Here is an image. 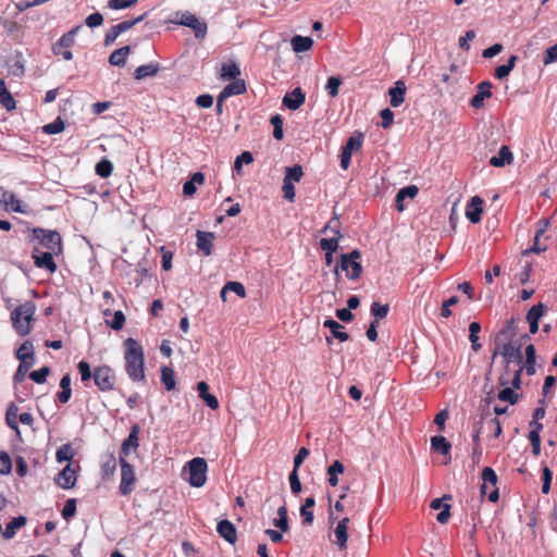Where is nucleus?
Listing matches in <instances>:
<instances>
[{"mask_svg": "<svg viewBox=\"0 0 557 557\" xmlns=\"http://www.w3.org/2000/svg\"><path fill=\"white\" fill-rule=\"evenodd\" d=\"M125 350V370L127 375L134 382L144 381L145 379V357L141 345L134 338L129 337L124 341Z\"/></svg>", "mask_w": 557, "mask_h": 557, "instance_id": "obj_1", "label": "nucleus"}, {"mask_svg": "<svg viewBox=\"0 0 557 557\" xmlns=\"http://www.w3.org/2000/svg\"><path fill=\"white\" fill-rule=\"evenodd\" d=\"M35 312L36 306L33 301H25L11 312L12 326L20 336L29 334Z\"/></svg>", "mask_w": 557, "mask_h": 557, "instance_id": "obj_2", "label": "nucleus"}, {"mask_svg": "<svg viewBox=\"0 0 557 557\" xmlns=\"http://www.w3.org/2000/svg\"><path fill=\"white\" fill-rule=\"evenodd\" d=\"M361 257V252L358 249H354L349 253L341 255L339 262L334 268L336 278H339V268L345 272L346 277L351 281H356L361 276L362 265L358 262Z\"/></svg>", "mask_w": 557, "mask_h": 557, "instance_id": "obj_3", "label": "nucleus"}, {"mask_svg": "<svg viewBox=\"0 0 557 557\" xmlns=\"http://www.w3.org/2000/svg\"><path fill=\"white\" fill-rule=\"evenodd\" d=\"M173 23L191 28L197 39H203L207 36L208 25L206 21L197 17L188 11L176 12Z\"/></svg>", "mask_w": 557, "mask_h": 557, "instance_id": "obj_4", "label": "nucleus"}, {"mask_svg": "<svg viewBox=\"0 0 557 557\" xmlns=\"http://www.w3.org/2000/svg\"><path fill=\"white\" fill-rule=\"evenodd\" d=\"M33 237L47 248L48 251L60 253L62 250L61 235L57 231L35 227L33 228Z\"/></svg>", "mask_w": 557, "mask_h": 557, "instance_id": "obj_5", "label": "nucleus"}, {"mask_svg": "<svg viewBox=\"0 0 557 557\" xmlns=\"http://www.w3.org/2000/svg\"><path fill=\"white\" fill-rule=\"evenodd\" d=\"M119 463L121 467V483L119 491L121 495L127 496L135 490V470L134 467L124 458V456H120Z\"/></svg>", "mask_w": 557, "mask_h": 557, "instance_id": "obj_6", "label": "nucleus"}, {"mask_svg": "<svg viewBox=\"0 0 557 557\" xmlns=\"http://www.w3.org/2000/svg\"><path fill=\"white\" fill-rule=\"evenodd\" d=\"M188 482L194 487H201L207 481V461L201 457L193 458L188 463Z\"/></svg>", "mask_w": 557, "mask_h": 557, "instance_id": "obj_7", "label": "nucleus"}, {"mask_svg": "<svg viewBox=\"0 0 557 557\" xmlns=\"http://www.w3.org/2000/svg\"><path fill=\"white\" fill-rule=\"evenodd\" d=\"M500 355L506 360V371L509 370L511 362L522 366L521 344L513 346L512 343H498L493 351V360Z\"/></svg>", "mask_w": 557, "mask_h": 557, "instance_id": "obj_8", "label": "nucleus"}, {"mask_svg": "<svg viewBox=\"0 0 557 557\" xmlns=\"http://www.w3.org/2000/svg\"><path fill=\"white\" fill-rule=\"evenodd\" d=\"M82 25H77L72 28L70 32L65 33L61 36V38L52 46V52L54 54H61L62 58L66 61L73 59V53L70 48L74 44L75 35L81 30Z\"/></svg>", "mask_w": 557, "mask_h": 557, "instance_id": "obj_9", "label": "nucleus"}, {"mask_svg": "<svg viewBox=\"0 0 557 557\" xmlns=\"http://www.w3.org/2000/svg\"><path fill=\"white\" fill-rule=\"evenodd\" d=\"M94 382L101 392L114 388L115 375L109 366H100L94 370Z\"/></svg>", "mask_w": 557, "mask_h": 557, "instance_id": "obj_10", "label": "nucleus"}, {"mask_svg": "<svg viewBox=\"0 0 557 557\" xmlns=\"http://www.w3.org/2000/svg\"><path fill=\"white\" fill-rule=\"evenodd\" d=\"M362 133H357L356 135H352L347 139L341 152V166L343 170H347L349 168L351 154L354 151H358L362 147Z\"/></svg>", "mask_w": 557, "mask_h": 557, "instance_id": "obj_11", "label": "nucleus"}, {"mask_svg": "<svg viewBox=\"0 0 557 557\" xmlns=\"http://www.w3.org/2000/svg\"><path fill=\"white\" fill-rule=\"evenodd\" d=\"M519 317H511L507 320L506 324L496 333L495 342L498 343H512L517 334Z\"/></svg>", "mask_w": 557, "mask_h": 557, "instance_id": "obj_12", "label": "nucleus"}, {"mask_svg": "<svg viewBox=\"0 0 557 557\" xmlns=\"http://www.w3.org/2000/svg\"><path fill=\"white\" fill-rule=\"evenodd\" d=\"M53 253L51 251H40L35 248L33 251L34 264L39 269H46L50 273H54L57 270V264L53 260Z\"/></svg>", "mask_w": 557, "mask_h": 557, "instance_id": "obj_13", "label": "nucleus"}, {"mask_svg": "<svg viewBox=\"0 0 557 557\" xmlns=\"http://www.w3.org/2000/svg\"><path fill=\"white\" fill-rule=\"evenodd\" d=\"M493 84L490 81L481 82L476 86V92L470 100V106L473 109H481L484 106V100L492 97Z\"/></svg>", "mask_w": 557, "mask_h": 557, "instance_id": "obj_14", "label": "nucleus"}, {"mask_svg": "<svg viewBox=\"0 0 557 557\" xmlns=\"http://www.w3.org/2000/svg\"><path fill=\"white\" fill-rule=\"evenodd\" d=\"M450 499H451V495L445 494L442 498H434L430 504V507L433 510H441L438 512V515L436 516V520L441 524L448 522V520L450 518V505L447 503H444V500H450Z\"/></svg>", "mask_w": 557, "mask_h": 557, "instance_id": "obj_15", "label": "nucleus"}, {"mask_svg": "<svg viewBox=\"0 0 557 557\" xmlns=\"http://www.w3.org/2000/svg\"><path fill=\"white\" fill-rule=\"evenodd\" d=\"M306 100V95L300 87L287 92L283 98V104L289 110L299 109Z\"/></svg>", "mask_w": 557, "mask_h": 557, "instance_id": "obj_16", "label": "nucleus"}, {"mask_svg": "<svg viewBox=\"0 0 557 557\" xmlns=\"http://www.w3.org/2000/svg\"><path fill=\"white\" fill-rule=\"evenodd\" d=\"M483 200L479 196H473L466 208V216L471 223H479L483 212Z\"/></svg>", "mask_w": 557, "mask_h": 557, "instance_id": "obj_17", "label": "nucleus"}, {"mask_svg": "<svg viewBox=\"0 0 557 557\" xmlns=\"http://www.w3.org/2000/svg\"><path fill=\"white\" fill-rule=\"evenodd\" d=\"M197 248L205 256H210L212 253V246L215 239V235L212 232L197 231Z\"/></svg>", "mask_w": 557, "mask_h": 557, "instance_id": "obj_18", "label": "nucleus"}, {"mask_svg": "<svg viewBox=\"0 0 557 557\" xmlns=\"http://www.w3.org/2000/svg\"><path fill=\"white\" fill-rule=\"evenodd\" d=\"M139 430L140 429L137 424L131 426V431L127 438H125L122 443L120 456H124V458L126 459V457L131 453V449H136L139 446Z\"/></svg>", "mask_w": 557, "mask_h": 557, "instance_id": "obj_19", "label": "nucleus"}, {"mask_svg": "<svg viewBox=\"0 0 557 557\" xmlns=\"http://www.w3.org/2000/svg\"><path fill=\"white\" fill-rule=\"evenodd\" d=\"M54 481L57 485L64 490L72 488L76 482L75 471L67 465L58 473Z\"/></svg>", "mask_w": 557, "mask_h": 557, "instance_id": "obj_20", "label": "nucleus"}, {"mask_svg": "<svg viewBox=\"0 0 557 557\" xmlns=\"http://www.w3.org/2000/svg\"><path fill=\"white\" fill-rule=\"evenodd\" d=\"M216 532L227 543L234 544L237 541V532L235 525L230 520H222L216 525Z\"/></svg>", "mask_w": 557, "mask_h": 557, "instance_id": "obj_21", "label": "nucleus"}, {"mask_svg": "<svg viewBox=\"0 0 557 557\" xmlns=\"http://www.w3.org/2000/svg\"><path fill=\"white\" fill-rule=\"evenodd\" d=\"M406 90L407 88L403 81H397L394 87L389 88L388 95L392 107L397 108L405 101Z\"/></svg>", "mask_w": 557, "mask_h": 557, "instance_id": "obj_22", "label": "nucleus"}, {"mask_svg": "<svg viewBox=\"0 0 557 557\" xmlns=\"http://www.w3.org/2000/svg\"><path fill=\"white\" fill-rule=\"evenodd\" d=\"M197 391L199 397L205 401V404L212 410L219 408L218 398L209 393V385L205 381H200L197 383Z\"/></svg>", "mask_w": 557, "mask_h": 557, "instance_id": "obj_23", "label": "nucleus"}, {"mask_svg": "<svg viewBox=\"0 0 557 557\" xmlns=\"http://www.w3.org/2000/svg\"><path fill=\"white\" fill-rule=\"evenodd\" d=\"M323 326L329 329L333 337L339 342H347L350 338L349 334L344 331V325L333 319H326L323 322Z\"/></svg>", "mask_w": 557, "mask_h": 557, "instance_id": "obj_24", "label": "nucleus"}, {"mask_svg": "<svg viewBox=\"0 0 557 557\" xmlns=\"http://www.w3.org/2000/svg\"><path fill=\"white\" fill-rule=\"evenodd\" d=\"M418 191L419 189L414 185H410L399 189L395 198V208L398 211H403L405 209L404 200H406V198L413 199L417 196Z\"/></svg>", "mask_w": 557, "mask_h": 557, "instance_id": "obj_25", "label": "nucleus"}, {"mask_svg": "<svg viewBox=\"0 0 557 557\" xmlns=\"http://www.w3.org/2000/svg\"><path fill=\"white\" fill-rule=\"evenodd\" d=\"M513 159L512 152L507 146H502L496 156L490 159V164L495 168H502L505 164L511 163Z\"/></svg>", "mask_w": 557, "mask_h": 557, "instance_id": "obj_26", "label": "nucleus"}, {"mask_svg": "<svg viewBox=\"0 0 557 557\" xmlns=\"http://www.w3.org/2000/svg\"><path fill=\"white\" fill-rule=\"evenodd\" d=\"M348 523H349V519L348 518H343L336 525L335 530H334V534H335V537H336V544L338 545V547L341 549H344L346 548L347 546V539H348V533H347V530H348Z\"/></svg>", "mask_w": 557, "mask_h": 557, "instance_id": "obj_27", "label": "nucleus"}, {"mask_svg": "<svg viewBox=\"0 0 557 557\" xmlns=\"http://www.w3.org/2000/svg\"><path fill=\"white\" fill-rule=\"evenodd\" d=\"M131 52L129 46H124L114 50L109 57V63L113 66L123 67L126 63V58Z\"/></svg>", "mask_w": 557, "mask_h": 557, "instance_id": "obj_28", "label": "nucleus"}, {"mask_svg": "<svg viewBox=\"0 0 557 557\" xmlns=\"http://www.w3.org/2000/svg\"><path fill=\"white\" fill-rule=\"evenodd\" d=\"M26 518L24 516H18L13 518L7 525L4 531L2 532V536L5 540H11L15 536L16 530L26 524Z\"/></svg>", "mask_w": 557, "mask_h": 557, "instance_id": "obj_29", "label": "nucleus"}, {"mask_svg": "<svg viewBox=\"0 0 557 557\" xmlns=\"http://www.w3.org/2000/svg\"><path fill=\"white\" fill-rule=\"evenodd\" d=\"M431 448L444 456L449 455L451 444L442 435H435L431 437Z\"/></svg>", "mask_w": 557, "mask_h": 557, "instance_id": "obj_30", "label": "nucleus"}, {"mask_svg": "<svg viewBox=\"0 0 557 557\" xmlns=\"http://www.w3.org/2000/svg\"><path fill=\"white\" fill-rule=\"evenodd\" d=\"M116 466H117V462H116L114 455H112V454L107 455L104 460L101 463L102 478L104 480L111 479L116 470Z\"/></svg>", "mask_w": 557, "mask_h": 557, "instance_id": "obj_31", "label": "nucleus"}, {"mask_svg": "<svg viewBox=\"0 0 557 557\" xmlns=\"http://www.w3.org/2000/svg\"><path fill=\"white\" fill-rule=\"evenodd\" d=\"M159 70H160V66L158 63H148V64L140 65L135 70V78L137 81H140L146 77H152V76L157 75Z\"/></svg>", "mask_w": 557, "mask_h": 557, "instance_id": "obj_32", "label": "nucleus"}, {"mask_svg": "<svg viewBox=\"0 0 557 557\" xmlns=\"http://www.w3.org/2000/svg\"><path fill=\"white\" fill-rule=\"evenodd\" d=\"M315 505L314 497L310 496L305 499L304 505L300 508V516L302 517L304 524H311L313 522V511L311 508Z\"/></svg>", "mask_w": 557, "mask_h": 557, "instance_id": "obj_33", "label": "nucleus"}, {"mask_svg": "<svg viewBox=\"0 0 557 557\" xmlns=\"http://www.w3.org/2000/svg\"><path fill=\"white\" fill-rule=\"evenodd\" d=\"M343 235L339 230H335V236L331 238H322L320 240V247L325 252H335L338 249V244Z\"/></svg>", "mask_w": 557, "mask_h": 557, "instance_id": "obj_34", "label": "nucleus"}, {"mask_svg": "<svg viewBox=\"0 0 557 557\" xmlns=\"http://www.w3.org/2000/svg\"><path fill=\"white\" fill-rule=\"evenodd\" d=\"M313 45L311 37L296 35L292 38V47L295 52L308 51Z\"/></svg>", "mask_w": 557, "mask_h": 557, "instance_id": "obj_35", "label": "nucleus"}, {"mask_svg": "<svg viewBox=\"0 0 557 557\" xmlns=\"http://www.w3.org/2000/svg\"><path fill=\"white\" fill-rule=\"evenodd\" d=\"M518 60L517 55H511L505 64L498 65L495 69V77L497 79H504L506 78L510 72L513 70L516 62Z\"/></svg>", "mask_w": 557, "mask_h": 557, "instance_id": "obj_36", "label": "nucleus"}, {"mask_svg": "<svg viewBox=\"0 0 557 557\" xmlns=\"http://www.w3.org/2000/svg\"><path fill=\"white\" fill-rule=\"evenodd\" d=\"M3 200L5 203H10L11 208L14 212L18 213H28V207L23 205L20 199L15 197L13 193L4 191Z\"/></svg>", "mask_w": 557, "mask_h": 557, "instance_id": "obj_37", "label": "nucleus"}, {"mask_svg": "<svg viewBox=\"0 0 557 557\" xmlns=\"http://www.w3.org/2000/svg\"><path fill=\"white\" fill-rule=\"evenodd\" d=\"M239 75L240 69L234 61H230L227 63L222 64L221 77L223 79H237Z\"/></svg>", "mask_w": 557, "mask_h": 557, "instance_id": "obj_38", "label": "nucleus"}, {"mask_svg": "<svg viewBox=\"0 0 557 557\" xmlns=\"http://www.w3.org/2000/svg\"><path fill=\"white\" fill-rule=\"evenodd\" d=\"M246 89L247 87L244 79H233V82H231L223 88V90L228 97L242 95L246 91Z\"/></svg>", "mask_w": 557, "mask_h": 557, "instance_id": "obj_39", "label": "nucleus"}, {"mask_svg": "<svg viewBox=\"0 0 557 557\" xmlns=\"http://www.w3.org/2000/svg\"><path fill=\"white\" fill-rule=\"evenodd\" d=\"M161 381L166 391H173L175 388L176 382L172 368L165 366L161 368Z\"/></svg>", "mask_w": 557, "mask_h": 557, "instance_id": "obj_40", "label": "nucleus"}, {"mask_svg": "<svg viewBox=\"0 0 557 557\" xmlns=\"http://www.w3.org/2000/svg\"><path fill=\"white\" fill-rule=\"evenodd\" d=\"M227 292H233L235 293L236 295H238L239 297L244 298L246 296V290H245V287L242 283L239 282H227L223 288L221 289V298L223 300H225V295Z\"/></svg>", "mask_w": 557, "mask_h": 557, "instance_id": "obj_41", "label": "nucleus"}, {"mask_svg": "<svg viewBox=\"0 0 557 557\" xmlns=\"http://www.w3.org/2000/svg\"><path fill=\"white\" fill-rule=\"evenodd\" d=\"M345 470L344 465L339 460H335L327 470L329 473V483L331 486H336L338 484L337 475L343 473Z\"/></svg>", "mask_w": 557, "mask_h": 557, "instance_id": "obj_42", "label": "nucleus"}, {"mask_svg": "<svg viewBox=\"0 0 557 557\" xmlns=\"http://www.w3.org/2000/svg\"><path fill=\"white\" fill-rule=\"evenodd\" d=\"M273 524L282 532H286L288 530L287 508L285 505L278 507L277 518L273 520Z\"/></svg>", "mask_w": 557, "mask_h": 557, "instance_id": "obj_43", "label": "nucleus"}, {"mask_svg": "<svg viewBox=\"0 0 557 557\" xmlns=\"http://www.w3.org/2000/svg\"><path fill=\"white\" fill-rule=\"evenodd\" d=\"M481 478H482V481H483V484L481 486V492L482 494H485V490H486V485L490 484V485H496L497 483V474L496 472L490 468V467H485L483 470H482V474H481Z\"/></svg>", "mask_w": 557, "mask_h": 557, "instance_id": "obj_44", "label": "nucleus"}, {"mask_svg": "<svg viewBox=\"0 0 557 557\" xmlns=\"http://www.w3.org/2000/svg\"><path fill=\"white\" fill-rule=\"evenodd\" d=\"M18 368L14 374V381L21 383L24 381L26 373L33 367L35 359H22L20 360Z\"/></svg>", "mask_w": 557, "mask_h": 557, "instance_id": "obj_45", "label": "nucleus"}, {"mask_svg": "<svg viewBox=\"0 0 557 557\" xmlns=\"http://www.w3.org/2000/svg\"><path fill=\"white\" fill-rule=\"evenodd\" d=\"M522 371H523V366H519L518 369L515 371L513 377L511 381L509 380V377L506 374L500 375L499 384L503 386H506L509 383H511L512 388H516V389L520 388Z\"/></svg>", "mask_w": 557, "mask_h": 557, "instance_id": "obj_46", "label": "nucleus"}, {"mask_svg": "<svg viewBox=\"0 0 557 557\" xmlns=\"http://www.w3.org/2000/svg\"><path fill=\"white\" fill-rule=\"evenodd\" d=\"M546 306L542 302L532 306L529 311L527 312V321L528 322H539L540 319L544 315L546 312Z\"/></svg>", "mask_w": 557, "mask_h": 557, "instance_id": "obj_47", "label": "nucleus"}, {"mask_svg": "<svg viewBox=\"0 0 557 557\" xmlns=\"http://www.w3.org/2000/svg\"><path fill=\"white\" fill-rule=\"evenodd\" d=\"M304 175L302 168L298 164L286 168L284 181L290 182L294 184L295 182H299Z\"/></svg>", "mask_w": 557, "mask_h": 557, "instance_id": "obj_48", "label": "nucleus"}, {"mask_svg": "<svg viewBox=\"0 0 557 557\" xmlns=\"http://www.w3.org/2000/svg\"><path fill=\"white\" fill-rule=\"evenodd\" d=\"M96 174L102 178H108L113 172V164L108 159H102L96 164Z\"/></svg>", "mask_w": 557, "mask_h": 557, "instance_id": "obj_49", "label": "nucleus"}, {"mask_svg": "<svg viewBox=\"0 0 557 557\" xmlns=\"http://www.w3.org/2000/svg\"><path fill=\"white\" fill-rule=\"evenodd\" d=\"M74 457V451L71 444H63L55 453V459L58 462L70 461Z\"/></svg>", "mask_w": 557, "mask_h": 557, "instance_id": "obj_50", "label": "nucleus"}, {"mask_svg": "<svg viewBox=\"0 0 557 557\" xmlns=\"http://www.w3.org/2000/svg\"><path fill=\"white\" fill-rule=\"evenodd\" d=\"M16 358L18 360L24 359H35L34 358V346L30 341H25L16 351Z\"/></svg>", "mask_w": 557, "mask_h": 557, "instance_id": "obj_51", "label": "nucleus"}, {"mask_svg": "<svg viewBox=\"0 0 557 557\" xmlns=\"http://www.w3.org/2000/svg\"><path fill=\"white\" fill-rule=\"evenodd\" d=\"M17 411H18V408L15 404H11L7 410V414H5V421H7V424L15 430L17 433H20L18 431V425H17V422H16V417H17Z\"/></svg>", "mask_w": 557, "mask_h": 557, "instance_id": "obj_52", "label": "nucleus"}, {"mask_svg": "<svg viewBox=\"0 0 557 557\" xmlns=\"http://www.w3.org/2000/svg\"><path fill=\"white\" fill-rule=\"evenodd\" d=\"M64 129V122L61 117H57L53 122L44 125L42 131L45 134L54 135Z\"/></svg>", "mask_w": 557, "mask_h": 557, "instance_id": "obj_53", "label": "nucleus"}, {"mask_svg": "<svg viewBox=\"0 0 557 557\" xmlns=\"http://www.w3.org/2000/svg\"><path fill=\"white\" fill-rule=\"evenodd\" d=\"M498 399L502 401H507L510 405H515L518 401V395L513 392V388L506 386L500 389L497 395Z\"/></svg>", "mask_w": 557, "mask_h": 557, "instance_id": "obj_54", "label": "nucleus"}, {"mask_svg": "<svg viewBox=\"0 0 557 557\" xmlns=\"http://www.w3.org/2000/svg\"><path fill=\"white\" fill-rule=\"evenodd\" d=\"M146 15H147V13L145 12L135 18L123 21V22L116 24L115 26L117 27V30H120V33L123 34V33L129 30L131 28H133L136 24L143 22L145 20Z\"/></svg>", "mask_w": 557, "mask_h": 557, "instance_id": "obj_55", "label": "nucleus"}, {"mask_svg": "<svg viewBox=\"0 0 557 557\" xmlns=\"http://www.w3.org/2000/svg\"><path fill=\"white\" fill-rule=\"evenodd\" d=\"M371 314L374 315L375 320H380V319H384L386 318L388 311H389V306L386 304V305H381L380 302H376L374 301L372 305H371Z\"/></svg>", "mask_w": 557, "mask_h": 557, "instance_id": "obj_56", "label": "nucleus"}, {"mask_svg": "<svg viewBox=\"0 0 557 557\" xmlns=\"http://www.w3.org/2000/svg\"><path fill=\"white\" fill-rule=\"evenodd\" d=\"M270 123L273 125V136L275 139L281 140L283 139L284 132H283V119L280 114H275L271 117Z\"/></svg>", "mask_w": 557, "mask_h": 557, "instance_id": "obj_57", "label": "nucleus"}, {"mask_svg": "<svg viewBox=\"0 0 557 557\" xmlns=\"http://www.w3.org/2000/svg\"><path fill=\"white\" fill-rule=\"evenodd\" d=\"M253 161V156L250 151L242 152L234 162V170L240 174L243 164H250Z\"/></svg>", "mask_w": 557, "mask_h": 557, "instance_id": "obj_58", "label": "nucleus"}, {"mask_svg": "<svg viewBox=\"0 0 557 557\" xmlns=\"http://www.w3.org/2000/svg\"><path fill=\"white\" fill-rule=\"evenodd\" d=\"M0 104L9 112L16 108V102L8 89L0 92Z\"/></svg>", "mask_w": 557, "mask_h": 557, "instance_id": "obj_59", "label": "nucleus"}, {"mask_svg": "<svg viewBox=\"0 0 557 557\" xmlns=\"http://www.w3.org/2000/svg\"><path fill=\"white\" fill-rule=\"evenodd\" d=\"M77 370L81 374L82 382L85 383L89 381L91 377L94 379V371H91L90 366L87 361L81 360L77 363Z\"/></svg>", "mask_w": 557, "mask_h": 557, "instance_id": "obj_60", "label": "nucleus"}, {"mask_svg": "<svg viewBox=\"0 0 557 557\" xmlns=\"http://www.w3.org/2000/svg\"><path fill=\"white\" fill-rule=\"evenodd\" d=\"M342 84V78L339 76H330L326 83V90L332 98H335L338 95V88Z\"/></svg>", "mask_w": 557, "mask_h": 557, "instance_id": "obj_61", "label": "nucleus"}, {"mask_svg": "<svg viewBox=\"0 0 557 557\" xmlns=\"http://www.w3.org/2000/svg\"><path fill=\"white\" fill-rule=\"evenodd\" d=\"M50 373L49 367H42L38 370L30 372L29 377L37 384H44L47 381V376Z\"/></svg>", "mask_w": 557, "mask_h": 557, "instance_id": "obj_62", "label": "nucleus"}, {"mask_svg": "<svg viewBox=\"0 0 557 557\" xmlns=\"http://www.w3.org/2000/svg\"><path fill=\"white\" fill-rule=\"evenodd\" d=\"M75 512H76V499L69 498L64 504L61 515H62L63 519L69 520L70 518H72L75 515Z\"/></svg>", "mask_w": 557, "mask_h": 557, "instance_id": "obj_63", "label": "nucleus"}, {"mask_svg": "<svg viewBox=\"0 0 557 557\" xmlns=\"http://www.w3.org/2000/svg\"><path fill=\"white\" fill-rule=\"evenodd\" d=\"M554 62H557V42L554 46L547 48L543 57V63L545 65Z\"/></svg>", "mask_w": 557, "mask_h": 557, "instance_id": "obj_64", "label": "nucleus"}]
</instances>
